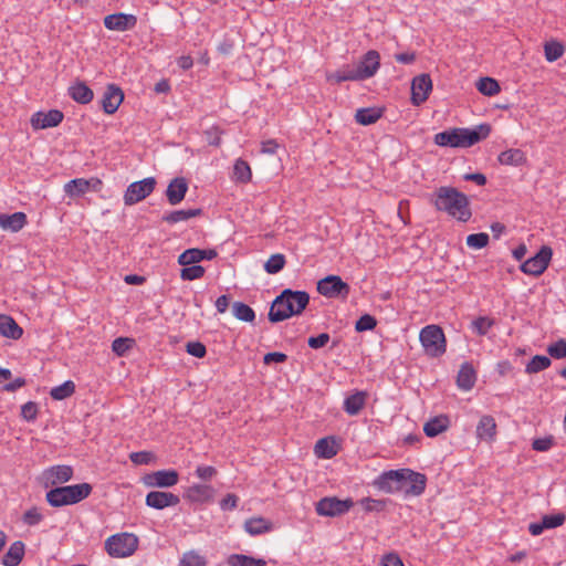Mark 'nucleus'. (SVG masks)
Segmentation results:
<instances>
[{
	"mask_svg": "<svg viewBox=\"0 0 566 566\" xmlns=\"http://www.w3.org/2000/svg\"><path fill=\"white\" fill-rule=\"evenodd\" d=\"M430 203L437 211L446 212L461 222L472 217L469 197L451 186H442L430 196Z\"/></svg>",
	"mask_w": 566,
	"mask_h": 566,
	"instance_id": "nucleus-1",
	"label": "nucleus"
},
{
	"mask_svg": "<svg viewBox=\"0 0 566 566\" xmlns=\"http://www.w3.org/2000/svg\"><path fill=\"white\" fill-rule=\"evenodd\" d=\"M310 303V294L306 291L283 290L272 302L268 317L271 323L285 321L294 315H300Z\"/></svg>",
	"mask_w": 566,
	"mask_h": 566,
	"instance_id": "nucleus-2",
	"label": "nucleus"
},
{
	"mask_svg": "<svg viewBox=\"0 0 566 566\" xmlns=\"http://www.w3.org/2000/svg\"><path fill=\"white\" fill-rule=\"evenodd\" d=\"M410 476H413V484L408 489L409 494L413 496L421 495L426 489L427 478L424 474L410 469L385 471L377 478L375 485L386 493L399 492L407 485L406 479Z\"/></svg>",
	"mask_w": 566,
	"mask_h": 566,
	"instance_id": "nucleus-3",
	"label": "nucleus"
},
{
	"mask_svg": "<svg viewBox=\"0 0 566 566\" xmlns=\"http://www.w3.org/2000/svg\"><path fill=\"white\" fill-rule=\"evenodd\" d=\"M490 124H480L474 128H451L434 135V144L440 147L468 148L489 137Z\"/></svg>",
	"mask_w": 566,
	"mask_h": 566,
	"instance_id": "nucleus-4",
	"label": "nucleus"
},
{
	"mask_svg": "<svg viewBox=\"0 0 566 566\" xmlns=\"http://www.w3.org/2000/svg\"><path fill=\"white\" fill-rule=\"evenodd\" d=\"M93 491L90 483L55 486L46 492L45 500L52 507L74 505L87 499Z\"/></svg>",
	"mask_w": 566,
	"mask_h": 566,
	"instance_id": "nucleus-5",
	"label": "nucleus"
},
{
	"mask_svg": "<svg viewBox=\"0 0 566 566\" xmlns=\"http://www.w3.org/2000/svg\"><path fill=\"white\" fill-rule=\"evenodd\" d=\"M419 338L427 355L431 357H439L446 353V336L440 326L428 325L423 327L420 332Z\"/></svg>",
	"mask_w": 566,
	"mask_h": 566,
	"instance_id": "nucleus-6",
	"label": "nucleus"
},
{
	"mask_svg": "<svg viewBox=\"0 0 566 566\" xmlns=\"http://www.w3.org/2000/svg\"><path fill=\"white\" fill-rule=\"evenodd\" d=\"M138 547V538L134 534L123 533L109 536L105 542V549L112 557H127Z\"/></svg>",
	"mask_w": 566,
	"mask_h": 566,
	"instance_id": "nucleus-7",
	"label": "nucleus"
},
{
	"mask_svg": "<svg viewBox=\"0 0 566 566\" xmlns=\"http://www.w3.org/2000/svg\"><path fill=\"white\" fill-rule=\"evenodd\" d=\"M317 292L328 298L346 300L350 293V286L338 275H327L317 282Z\"/></svg>",
	"mask_w": 566,
	"mask_h": 566,
	"instance_id": "nucleus-8",
	"label": "nucleus"
},
{
	"mask_svg": "<svg viewBox=\"0 0 566 566\" xmlns=\"http://www.w3.org/2000/svg\"><path fill=\"white\" fill-rule=\"evenodd\" d=\"M74 471L71 465L57 464L42 471L39 480L45 489L61 486L73 478Z\"/></svg>",
	"mask_w": 566,
	"mask_h": 566,
	"instance_id": "nucleus-9",
	"label": "nucleus"
},
{
	"mask_svg": "<svg viewBox=\"0 0 566 566\" xmlns=\"http://www.w3.org/2000/svg\"><path fill=\"white\" fill-rule=\"evenodd\" d=\"M156 187V179L154 177H147L143 180L132 182L125 193L124 203L126 206H133L147 198Z\"/></svg>",
	"mask_w": 566,
	"mask_h": 566,
	"instance_id": "nucleus-10",
	"label": "nucleus"
},
{
	"mask_svg": "<svg viewBox=\"0 0 566 566\" xmlns=\"http://www.w3.org/2000/svg\"><path fill=\"white\" fill-rule=\"evenodd\" d=\"M552 255V248L543 245L534 256L523 262L520 269L525 274L538 276L548 268Z\"/></svg>",
	"mask_w": 566,
	"mask_h": 566,
	"instance_id": "nucleus-11",
	"label": "nucleus"
},
{
	"mask_svg": "<svg viewBox=\"0 0 566 566\" xmlns=\"http://www.w3.org/2000/svg\"><path fill=\"white\" fill-rule=\"evenodd\" d=\"M354 505L352 499L323 497L316 503V513L321 516H339L347 513Z\"/></svg>",
	"mask_w": 566,
	"mask_h": 566,
	"instance_id": "nucleus-12",
	"label": "nucleus"
},
{
	"mask_svg": "<svg viewBox=\"0 0 566 566\" xmlns=\"http://www.w3.org/2000/svg\"><path fill=\"white\" fill-rule=\"evenodd\" d=\"M432 91V81L429 74H420L411 83V103L419 106L424 103Z\"/></svg>",
	"mask_w": 566,
	"mask_h": 566,
	"instance_id": "nucleus-13",
	"label": "nucleus"
},
{
	"mask_svg": "<svg viewBox=\"0 0 566 566\" xmlns=\"http://www.w3.org/2000/svg\"><path fill=\"white\" fill-rule=\"evenodd\" d=\"M179 474L176 470H159L144 476V483L151 488H170L178 483Z\"/></svg>",
	"mask_w": 566,
	"mask_h": 566,
	"instance_id": "nucleus-14",
	"label": "nucleus"
},
{
	"mask_svg": "<svg viewBox=\"0 0 566 566\" xmlns=\"http://www.w3.org/2000/svg\"><path fill=\"white\" fill-rule=\"evenodd\" d=\"M137 17L123 12L108 14L104 18V25L112 31H128L136 27Z\"/></svg>",
	"mask_w": 566,
	"mask_h": 566,
	"instance_id": "nucleus-15",
	"label": "nucleus"
},
{
	"mask_svg": "<svg viewBox=\"0 0 566 566\" xmlns=\"http://www.w3.org/2000/svg\"><path fill=\"white\" fill-rule=\"evenodd\" d=\"M123 101L124 93L122 88L115 84H108L101 101L102 108L106 114L112 115L118 109Z\"/></svg>",
	"mask_w": 566,
	"mask_h": 566,
	"instance_id": "nucleus-16",
	"label": "nucleus"
},
{
	"mask_svg": "<svg viewBox=\"0 0 566 566\" xmlns=\"http://www.w3.org/2000/svg\"><path fill=\"white\" fill-rule=\"evenodd\" d=\"M179 502L180 500L178 495L163 491H151L146 495L145 499L146 505L156 510H164L168 506H175Z\"/></svg>",
	"mask_w": 566,
	"mask_h": 566,
	"instance_id": "nucleus-17",
	"label": "nucleus"
},
{
	"mask_svg": "<svg viewBox=\"0 0 566 566\" xmlns=\"http://www.w3.org/2000/svg\"><path fill=\"white\" fill-rule=\"evenodd\" d=\"M380 66V55L375 50H369L363 55L355 67L361 74L363 80L373 77Z\"/></svg>",
	"mask_w": 566,
	"mask_h": 566,
	"instance_id": "nucleus-18",
	"label": "nucleus"
},
{
	"mask_svg": "<svg viewBox=\"0 0 566 566\" xmlns=\"http://www.w3.org/2000/svg\"><path fill=\"white\" fill-rule=\"evenodd\" d=\"M187 191L188 182L186 178L176 177L171 179L166 190L168 202L171 206L180 203L185 199Z\"/></svg>",
	"mask_w": 566,
	"mask_h": 566,
	"instance_id": "nucleus-19",
	"label": "nucleus"
},
{
	"mask_svg": "<svg viewBox=\"0 0 566 566\" xmlns=\"http://www.w3.org/2000/svg\"><path fill=\"white\" fill-rule=\"evenodd\" d=\"M213 488L208 484H193L189 486L184 497L191 503H207L213 497Z\"/></svg>",
	"mask_w": 566,
	"mask_h": 566,
	"instance_id": "nucleus-20",
	"label": "nucleus"
},
{
	"mask_svg": "<svg viewBox=\"0 0 566 566\" xmlns=\"http://www.w3.org/2000/svg\"><path fill=\"white\" fill-rule=\"evenodd\" d=\"M476 382V371L469 361L461 364L457 375V386L463 391L471 390Z\"/></svg>",
	"mask_w": 566,
	"mask_h": 566,
	"instance_id": "nucleus-21",
	"label": "nucleus"
},
{
	"mask_svg": "<svg viewBox=\"0 0 566 566\" xmlns=\"http://www.w3.org/2000/svg\"><path fill=\"white\" fill-rule=\"evenodd\" d=\"M476 438L484 441H493L496 436V422L490 415H484L480 418L476 426Z\"/></svg>",
	"mask_w": 566,
	"mask_h": 566,
	"instance_id": "nucleus-22",
	"label": "nucleus"
},
{
	"mask_svg": "<svg viewBox=\"0 0 566 566\" xmlns=\"http://www.w3.org/2000/svg\"><path fill=\"white\" fill-rule=\"evenodd\" d=\"M27 223V216L24 212L18 211L12 214L0 213V228L10 231L18 232Z\"/></svg>",
	"mask_w": 566,
	"mask_h": 566,
	"instance_id": "nucleus-23",
	"label": "nucleus"
},
{
	"mask_svg": "<svg viewBox=\"0 0 566 566\" xmlns=\"http://www.w3.org/2000/svg\"><path fill=\"white\" fill-rule=\"evenodd\" d=\"M367 397L366 391L357 390L345 398L343 409L349 416H356L365 407Z\"/></svg>",
	"mask_w": 566,
	"mask_h": 566,
	"instance_id": "nucleus-24",
	"label": "nucleus"
},
{
	"mask_svg": "<svg viewBox=\"0 0 566 566\" xmlns=\"http://www.w3.org/2000/svg\"><path fill=\"white\" fill-rule=\"evenodd\" d=\"M327 81L342 83L345 81H364L359 71L355 65H344L342 69L327 75Z\"/></svg>",
	"mask_w": 566,
	"mask_h": 566,
	"instance_id": "nucleus-25",
	"label": "nucleus"
},
{
	"mask_svg": "<svg viewBox=\"0 0 566 566\" xmlns=\"http://www.w3.org/2000/svg\"><path fill=\"white\" fill-rule=\"evenodd\" d=\"M64 118L60 109H50L49 112H38V129H46L59 126Z\"/></svg>",
	"mask_w": 566,
	"mask_h": 566,
	"instance_id": "nucleus-26",
	"label": "nucleus"
},
{
	"mask_svg": "<svg viewBox=\"0 0 566 566\" xmlns=\"http://www.w3.org/2000/svg\"><path fill=\"white\" fill-rule=\"evenodd\" d=\"M69 95L80 104H88L94 97L93 91L84 83L76 82L69 87Z\"/></svg>",
	"mask_w": 566,
	"mask_h": 566,
	"instance_id": "nucleus-27",
	"label": "nucleus"
},
{
	"mask_svg": "<svg viewBox=\"0 0 566 566\" xmlns=\"http://www.w3.org/2000/svg\"><path fill=\"white\" fill-rule=\"evenodd\" d=\"M0 335L7 338L18 339L22 335V328L11 316L0 314Z\"/></svg>",
	"mask_w": 566,
	"mask_h": 566,
	"instance_id": "nucleus-28",
	"label": "nucleus"
},
{
	"mask_svg": "<svg viewBox=\"0 0 566 566\" xmlns=\"http://www.w3.org/2000/svg\"><path fill=\"white\" fill-rule=\"evenodd\" d=\"M203 213L201 208L187 209V210H175L168 213H165L161 217L164 222L169 224H175L181 221H187L191 218L199 217Z\"/></svg>",
	"mask_w": 566,
	"mask_h": 566,
	"instance_id": "nucleus-29",
	"label": "nucleus"
},
{
	"mask_svg": "<svg viewBox=\"0 0 566 566\" xmlns=\"http://www.w3.org/2000/svg\"><path fill=\"white\" fill-rule=\"evenodd\" d=\"M273 524L264 517H251L245 521L244 530L252 536L261 535L272 531Z\"/></svg>",
	"mask_w": 566,
	"mask_h": 566,
	"instance_id": "nucleus-30",
	"label": "nucleus"
},
{
	"mask_svg": "<svg viewBox=\"0 0 566 566\" xmlns=\"http://www.w3.org/2000/svg\"><path fill=\"white\" fill-rule=\"evenodd\" d=\"M449 423L450 420L447 416H437L424 423L423 431L427 437L433 438L446 431Z\"/></svg>",
	"mask_w": 566,
	"mask_h": 566,
	"instance_id": "nucleus-31",
	"label": "nucleus"
},
{
	"mask_svg": "<svg viewBox=\"0 0 566 566\" xmlns=\"http://www.w3.org/2000/svg\"><path fill=\"white\" fill-rule=\"evenodd\" d=\"M24 555V544L21 541H17L11 544L7 553L2 557V565L4 566H18Z\"/></svg>",
	"mask_w": 566,
	"mask_h": 566,
	"instance_id": "nucleus-32",
	"label": "nucleus"
},
{
	"mask_svg": "<svg viewBox=\"0 0 566 566\" xmlns=\"http://www.w3.org/2000/svg\"><path fill=\"white\" fill-rule=\"evenodd\" d=\"M382 116V109L377 107H366L356 111L355 119L363 126L375 124Z\"/></svg>",
	"mask_w": 566,
	"mask_h": 566,
	"instance_id": "nucleus-33",
	"label": "nucleus"
},
{
	"mask_svg": "<svg viewBox=\"0 0 566 566\" xmlns=\"http://www.w3.org/2000/svg\"><path fill=\"white\" fill-rule=\"evenodd\" d=\"M497 160L501 165L507 166H521L526 163V157L523 150L518 148H512L502 151Z\"/></svg>",
	"mask_w": 566,
	"mask_h": 566,
	"instance_id": "nucleus-34",
	"label": "nucleus"
},
{
	"mask_svg": "<svg viewBox=\"0 0 566 566\" xmlns=\"http://www.w3.org/2000/svg\"><path fill=\"white\" fill-rule=\"evenodd\" d=\"M338 450L334 438H322L315 444V454L322 459H332Z\"/></svg>",
	"mask_w": 566,
	"mask_h": 566,
	"instance_id": "nucleus-35",
	"label": "nucleus"
},
{
	"mask_svg": "<svg viewBox=\"0 0 566 566\" xmlns=\"http://www.w3.org/2000/svg\"><path fill=\"white\" fill-rule=\"evenodd\" d=\"M90 180L76 178L64 185V191L69 197L76 198L86 193L90 190Z\"/></svg>",
	"mask_w": 566,
	"mask_h": 566,
	"instance_id": "nucleus-36",
	"label": "nucleus"
},
{
	"mask_svg": "<svg viewBox=\"0 0 566 566\" xmlns=\"http://www.w3.org/2000/svg\"><path fill=\"white\" fill-rule=\"evenodd\" d=\"M229 566H266L263 558H255L253 556L243 554H232L228 557Z\"/></svg>",
	"mask_w": 566,
	"mask_h": 566,
	"instance_id": "nucleus-37",
	"label": "nucleus"
},
{
	"mask_svg": "<svg viewBox=\"0 0 566 566\" xmlns=\"http://www.w3.org/2000/svg\"><path fill=\"white\" fill-rule=\"evenodd\" d=\"M251 178L252 171L250 165L241 158L237 159L233 166V179L237 182L247 184Z\"/></svg>",
	"mask_w": 566,
	"mask_h": 566,
	"instance_id": "nucleus-38",
	"label": "nucleus"
},
{
	"mask_svg": "<svg viewBox=\"0 0 566 566\" xmlns=\"http://www.w3.org/2000/svg\"><path fill=\"white\" fill-rule=\"evenodd\" d=\"M232 313L235 318L242 322L252 323L255 319L253 308L242 302H234L232 304Z\"/></svg>",
	"mask_w": 566,
	"mask_h": 566,
	"instance_id": "nucleus-39",
	"label": "nucleus"
},
{
	"mask_svg": "<svg viewBox=\"0 0 566 566\" xmlns=\"http://www.w3.org/2000/svg\"><path fill=\"white\" fill-rule=\"evenodd\" d=\"M476 88L485 96H494L501 91L499 82L492 77H481L476 83Z\"/></svg>",
	"mask_w": 566,
	"mask_h": 566,
	"instance_id": "nucleus-40",
	"label": "nucleus"
},
{
	"mask_svg": "<svg viewBox=\"0 0 566 566\" xmlns=\"http://www.w3.org/2000/svg\"><path fill=\"white\" fill-rule=\"evenodd\" d=\"M552 365V360L549 357L544 355H535L526 365L525 373L526 374H536Z\"/></svg>",
	"mask_w": 566,
	"mask_h": 566,
	"instance_id": "nucleus-41",
	"label": "nucleus"
},
{
	"mask_svg": "<svg viewBox=\"0 0 566 566\" xmlns=\"http://www.w3.org/2000/svg\"><path fill=\"white\" fill-rule=\"evenodd\" d=\"M75 391V384L66 380L62 385L51 389L50 395L54 400H63L71 397Z\"/></svg>",
	"mask_w": 566,
	"mask_h": 566,
	"instance_id": "nucleus-42",
	"label": "nucleus"
},
{
	"mask_svg": "<svg viewBox=\"0 0 566 566\" xmlns=\"http://www.w3.org/2000/svg\"><path fill=\"white\" fill-rule=\"evenodd\" d=\"M199 262H201V249L199 248L187 249L178 256V263L182 266Z\"/></svg>",
	"mask_w": 566,
	"mask_h": 566,
	"instance_id": "nucleus-43",
	"label": "nucleus"
},
{
	"mask_svg": "<svg viewBox=\"0 0 566 566\" xmlns=\"http://www.w3.org/2000/svg\"><path fill=\"white\" fill-rule=\"evenodd\" d=\"M205 268L199 264L186 265L180 271V277L184 281L199 280L205 275Z\"/></svg>",
	"mask_w": 566,
	"mask_h": 566,
	"instance_id": "nucleus-44",
	"label": "nucleus"
},
{
	"mask_svg": "<svg viewBox=\"0 0 566 566\" xmlns=\"http://www.w3.org/2000/svg\"><path fill=\"white\" fill-rule=\"evenodd\" d=\"M285 262V256L283 254H272L265 262L264 270L269 274H276L284 268Z\"/></svg>",
	"mask_w": 566,
	"mask_h": 566,
	"instance_id": "nucleus-45",
	"label": "nucleus"
},
{
	"mask_svg": "<svg viewBox=\"0 0 566 566\" xmlns=\"http://www.w3.org/2000/svg\"><path fill=\"white\" fill-rule=\"evenodd\" d=\"M564 46L562 43L557 41H551L545 43L544 45V53L545 57L548 62H554L563 56L564 54Z\"/></svg>",
	"mask_w": 566,
	"mask_h": 566,
	"instance_id": "nucleus-46",
	"label": "nucleus"
},
{
	"mask_svg": "<svg viewBox=\"0 0 566 566\" xmlns=\"http://www.w3.org/2000/svg\"><path fill=\"white\" fill-rule=\"evenodd\" d=\"M494 319L488 316H479L472 322V329L480 336H484L493 327Z\"/></svg>",
	"mask_w": 566,
	"mask_h": 566,
	"instance_id": "nucleus-47",
	"label": "nucleus"
},
{
	"mask_svg": "<svg viewBox=\"0 0 566 566\" xmlns=\"http://www.w3.org/2000/svg\"><path fill=\"white\" fill-rule=\"evenodd\" d=\"M489 240V234L485 232L472 233L467 237V245L472 249H483Z\"/></svg>",
	"mask_w": 566,
	"mask_h": 566,
	"instance_id": "nucleus-48",
	"label": "nucleus"
},
{
	"mask_svg": "<svg viewBox=\"0 0 566 566\" xmlns=\"http://www.w3.org/2000/svg\"><path fill=\"white\" fill-rule=\"evenodd\" d=\"M180 566H207V562L205 557L193 551H190L182 555Z\"/></svg>",
	"mask_w": 566,
	"mask_h": 566,
	"instance_id": "nucleus-49",
	"label": "nucleus"
},
{
	"mask_svg": "<svg viewBox=\"0 0 566 566\" xmlns=\"http://www.w3.org/2000/svg\"><path fill=\"white\" fill-rule=\"evenodd\" d=\"M134 339L127 337L115 338L112 343V349L117 356H124L132 348Z\"/></svg>",
	"mask_w": 566,
	"mask_h": 566,
	"instance_id": "nucleus-50",
	"label": "nucleus"
},
{
	"mask_svg": "<svg viewBox=\"0 0 566 566\" xmlns=\"http://www.w3.org/2000/svg\"><path fill=\"white\" fill-rule=\"evenodd\" d=\"M547 353L555 359H563L566 357V339L560 338L557 342L548 345Z\"/></svg>",
	"mask_w": 566,
	"mask_h": 566,
	"instance_id": "nucleus-51",
	"label": "nucleus"
},
{
	"mask_svg": "<svg viewBox=\"0 0 566 566\" xmlns=\"http://www.w3.org/2000/svg\"><path fill=\"white\" fill-rule=\"evenodd\" d=\"M377 325V319L369 315L364 314L361 315L355 323V329L359 333L366 332V331H373Z\"/></svg>",
	"mask_w": 566,
	"mask_h": 566,
	"instance_id": "nucleus-52",
	"label": "nucleus"
},
{
	"mask_svg": "<svg viewBox=\"0 0 566 566\" xmlns=\"http://www.w3.org/2000/svg\"><path fill=\"white\" fill-rule=\"evenodd\" d=\"M359 504L366 512H381L386 507L385 500H376L371 497H364L359 501Z\"/></svg>",
	"mask_w": 566,
	"mask_h": 566,
	"instance_id": "nucleus-53",
	"label": "nucleus"
},
{
	"mask_svg": "<svg viewBox=\"0 0 566 566\" xmlns=\"http://www.w3.org/2000/svg\"><path fill=\"white\" fill-rule=\"evenodd\" d=\"M566 516L564 513L544 515L542 521L546 528H555L565 523Z\"/></svg>",
	"mask_w": 566,
	"mask_h": 566,
	"instance_id": "nucleus-54",
	"label": "nucleus"
},
{
	"mask_svg": "<svg viewBox=\"0 0 566 566\" xmlns=\"http://www.w3.org/2000/svg\"><path fill=\"white\" fill-rule=\"evenodd\" d=\"M217 473V469L211 465H198L195 471L196 476L205 482L211 481Z\"/></svg>",
	"mask_w": 566,
	"mask_h": 566,
	"instance_id": "nucleus-55",
	"label": "nucleus"
},
{
	"mask_svg": "<svg viewBox=\"0 0 566 566\" xmlns=\"http://www.w3.org/2000/svg\"><path fill=\"white\" fill-rule=\"evenodd\" d=\"M186 350L189 355L197 358H203L207 354L206 346L201 342H188Z\"/></svg>",
	"mask_w": 566,
	"mask_h": 566,
	"instance_id": "nucleus-56",
	"label": "nucleus"
},
{
	"mask_svg": "<svg viewBox=\"0 0 566 566\" xmlns=\"http://www.w3.org/2000/svg\"><path fill=\"white\" fill-rule=\"evenodd\" d=\"M331 337H329V334L327 333H321L318 334L317 336H311L308 339H307V345L313 348V349H318V348H322L324 347L325 345H327V343L329 342Z\"/></svg>",
	"mask_w": 566,
	"mask_h": 566,
	"instance_id": "nucleus-57",
	"label": "nucleus"
},
{
	"mask_svg": "<svg viewBox=\"0 0 566 566\" xmlns=\"http://www.w3.org/2000/svg\"><path fill=\"white\" fill-rule=\"evenodd\" d=\"M153 458H154L153 453L148 452V451L132 452L129 454L130 461L138 465L150 463Z\"/></svg>",
	"mask_w": 566,
	"mask_h": 566,
	"instance_id": "nucleus-58",
	"label": "nucleus"
},
{
	"mask_svg": "<svg viewBox=\"0 0 566 566\" xmlns=\"http://www.w3.org/2000/svg\"><path fill=\"white\" fill-rule=\"evenodd\" d=\"M238 502L239 497L233 493H229L221 500L220 507L222 511H232L237 509Z\"/></svg>",
	"mask_w": 566,
	"mask_h": 566,
	"instance_id": "nucleus-59",
	"label": "nucleus"
},
{
	"mask_svg": "<svg viewBox=\"0 0 566 566\" xmlns=\"http://www.w3.org/2000/svg\"><path fill=\"white\" fill-rule=\"evenodd\" d=\"M222 132L218 127H212L206 132L207 142L211 146L218 147L221 144Z\"/></svg>",
	"mask_w": 566,
	"mask_h": 566,
	"instance_id": "nucleus-60",
	"label": "nucleus"
},
{
	"mask_svg": "<svg viewBox=\"0 0 566 566\" xmlns=\"http://www.w3.org/2000/svg\"><path fill=\"white\" fill-rule=\"evenodd\" d=\"M552 446L553 439L551 437L535 439L532 443L533 449L541 452L549 450Z\"/></svg>",
	"mask_w": 566,
	"mask_h": 566,
	"instance_id": "nucleus-61",
	"label": "nucleus"
},
{
	"mask_svg": "<svg viewBox=\"0 0 566 566\" xmlns=\"http://www.w3.org/2000/svg\"><path fill=\"white\" fill-rule=\"evenodd\" d=\"M287 356L284 353L280 352H271L264 355L263 361L264 364H271V363H284L286 361Z\"/></svg>",
	"mask_w": 566,
	"mask_h": 566,
	"instance_id": "nucleus-62",
	"label": "nucleus"
},
{
	"mask_svg": "<svg viewBox=\"0 0 566 566\" xmlns=\"http://www.w3.org/2000/svg\"><path fill=\"white\" fill-rule=\"evenodd\" d=\"M21 413L27 420L35 419V402L28 401L25 405H23L21 408Z\"/></svg>",
	"mask_w": 566,
	"mask_h": 566,
	"instance_id": "nucleus-63",
	"label": "nucleus"
},
{
	"mask_svg": "<svg viewBox=\"0 0 566 566\" xmlns=\"http://www.w3.org/2000/svg\"><path fill=\"white\" fill-rule=\"evenodd\" d=\"M382 566H405L402 560L395 554H388L384 557Z\"/></svg>",
	"mask_w": 566,
	"mask_h": 566,
	"instance_id": "nucleus-64",
	"label": "nucleus"
}]
</instances>
